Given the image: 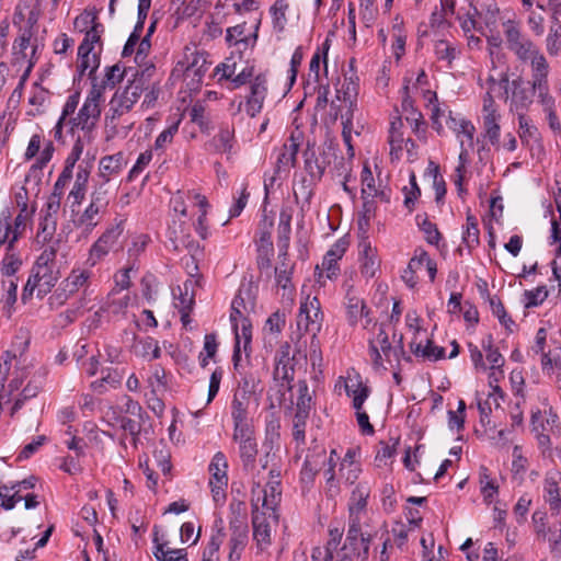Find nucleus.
<instances>
[{
    "instance_id": "obj_54",
    "label": "nucleus",
    "mask_w": 561,
    "mask_h": 561,
    "mask_svg": "<svg viewBox=\"0 0 561 561\" xmlns=\"http://www.w3.org/2000/svg\"><path fill=\"white\" fill-rule=\"evenodd\" d=\"M148 385L151 393H162L168 389L165 370L162 367H154L151 376L148 378Z\"/></svg>"
},
{
    "instance_id": "obj_46",
    "label": "nucleus",
    "mask_w": 561,
    "mask_h": 561,
    "mask_svg": "<svg viewBox=\"0 0 561 561\" xmlns=\"http://www.w3.org/2000/svg\"><path fill=\"white\" fill-rule=\"evenodd\" d=\"M85 144H88L87 139L84 137H81V135H78L70 153L66 158L65 167L62 169L64 172H68L69 174L73 175L75 165L79 161Z\"/></svg>"
},
{
    "instance_id": "obj_55",
    "label": "nucleus",
    "mask_w": 561,
    "mask_h": 561,
    "mask_svg": "<svg viewBox=\"0 0 561 561\" xmlns=\"http://www.w3.org/2000/svg\"><path fill=\"white\" fill-rule=\"evenodd\" d=\"M457 138L461 142L465 141V148L469 151V149L473 148V138L476 134V127L473 124L465 118H461V124L459 125L458 130H455Z\"/></svg>"
},
{
    "instance_id": "obj_50",
    "label": "nucleus",
    "mask_w": 561,
    "mask_h": 561,
    "mask_svg": "<svg viewBox=\"0 0 561 561\" xmlns=\"http://www.w3.org/2000/svg\"><path fill=\"white\" fill-rule=\"evenodd\" d=\"M274 379L280 381V387L290 391L293 389V380L295 377L294 365H276L273 373Z\"/></svg>"
},
{
    "instance_id": "obj_64",
    "label": "nucleus",
    "mask_w": 561,
    "mask_h": 561,
    "mask_svg": "<svg viewBox=\"0 0 561 561\" xmlns=\"http://www.w3.org/2000/svg\"><path fill=\"white\" fill-rule=\"evenodd\" d=\"M100 60L96 54H92L90 56L78 57L77 69L80 76H84L88 72V76L91 77L95 70L99 68Z\"/></svg>"
},
{
    "instance_id": "obj_19",
    "label": "nucleus",
    "mask_w": 561,
    "mask_h": 561,
    "mask_svg": "<svg viewBox=\"0 0 561 561\" xmlns=\"http://www.w3.org/2000/svg\"><path fill=\"white\" fill-rule=\"evenodd\" d=\"M93 164L89 160H82L77 168L75 184L69 193V198L73 199V204L80 205L87 192V186Z\"/></svg>"
},
{
    "instance_id": "obj_62",
    "label": "nucleus",
    "mask_w": 561,
    "mask_h": 561,
    "mask_svg": "<svg viewBox=\"0 0 561 561\" xmlns=\"http://www.w3.org/2000/svg\"><path fill=\"white\" fill-rule=\"evenodd\" d=\"M410 266L417 267V270L425 266L428 272L430 279L432 282L435 279L437 272L436 263L430 257V255L426 252H422L419 256L412 257L410 260Z\"/></svg>"
},
{
    "instance_id": "obj_63",
    "label": "nucleus",
    "mask_w": 561,
    "mask_h": 561,
    "mask_svg": "<svg viewBox=\"0 0 561 561\" xmlns=\"http://www.w3.org/2000/svg\"><path fill=\"white\" fill-rule=\"evenodd\" d=\"M490 306L494 316H496L500 322L508 330L513 331L512 327L514 321L507 316L502 301L497 297H490Z\"/></svg>"
},
{
    "instance_id": "obj_1",
    "label": "nucleus",
    "mask_w": 561,
    "mask_h": 561,
    "mask_svg": "<svg viewBox=\"0 0 561 561\" xmlns=\"http://www.w3.org/2000/svg\"><path fill=\"white\" fill-rule=\"evenodd\" d=\"M503 32L507 48L519 61L530 64V73L550 68L545 55L530 38L523 34L517 22L513 20L504 22Z\"/></svg>"
},
{
    "instance_id": "obj_21",
    "label": "nucleus",
    "mask_w": 561,
    "mask_h": 561,
    "mask_svg": "<svg viewBox=\"0 0 561 561\" xmlns=\"http://www.w3.org/2000/svg\"><path fill=\"white\" fill-rule=\"evenodd\" d=\"M266 514V512H254L252 518L253 539L255 540L256 546L261 551H264L272 542L271 526L267 523Z\"/></svg>"
},
{
    "instance_id": "obj_7",
    "label": "nucleus",
    "mask_w": 561,
    "mask_h": 561,
    "mask_svg": "<svg viewBox=\"0 0 561 561\" xmlns=\"http://www.w3.org/2000/svg\"><path fill=\"white\" fill-rule=\"evenodd\" d=\"M336 148L328 144L322 148L320 157H316L314 151H305V169L312 180H321L325 169L337 159Z\"/></svg>"
},
{
    "instance_id": "obj_34",
    "label": "nucleus",
    "mask_w": 561,
    "mask_h": 561,
    "mask_svg": "<svg viewBox=\"0 0 561 561\" xmlns=\"http://www.w3.org/2000/svg\"><path fill=\"white\" fill-rule=\"evenodd\" d=\"M288 8L289 4L286 0H276L274 4L270 8L273 28L277 33H283L285 30V26L287 24L286 13L288 11Z\"/></svg>"
},
{
    "instance_id": "obj_10",
    "label": "nucleus",
    "mask_w": 561,
    "mask_h": 561,
    "mask_svg": "<svg viewBox=\"0 0 561 561\" xmlns=\"http://www.w3.org/2000/svg\"><path fill=\"white\" fill-rule=\"evenodd\" d=\"M369 352L375 367H381L383 357L387 362L391 363L392 357L399 362V355L396 347L391 346L389 336L383 325L380 324L379 332L374 340L369 341Z\"/></svg>"
},
{
    "instance_id": "obj_11",
    "label": "nucleus",
    "mask_w": 561,
    "mask_h": 561,
    "mask_svg": "<svg viewBox=\"0 0 561 561\" xmlns=\"http://www.w3.org/2000/svg\"><path fill=\"white\" fill-rule=\"evenodd\" d=\"M26 220V204L23 205L22 210L14 218L13 225L11 222L10 214H3V217L0 219V244H4L8 242L9 249H11L15 241L19 239V237L25 230Z\"/></svg>"
},
{
    "instance_id": "obj_51",
    "label": "nucleus",
    "mask_w": 561,
    "mask_h": 561,
    "mask_svg": "<svg viewBox=\"0 0 561 561\" xmlns=\"http://www.w3.org/2000/svg\"><path fill=\"white\" fill-rule=\"evenodd\" d=\"M135 352L137 355H140L142 357H147L148 355L151 354L150 359L159 358L161 355L158 341H156L153 337H146L139 341L135 345Z\"/></svg>"
},
{
    "instance_id": "obj_15",
    "label": "nucleus",
    "mask_w": 561,
    "mask_h": 561,
    "mask_svg": "<svg viewBox=\"0 0 561 561\" xmlns=\"http://www.w3.org/2000/svg\"><path fill=\"white\" fill-rule=\"evenodd\" d=\"M267 93L266 79L259 75L251 82L250 94L245 101V112L251 117L256 116L263 107Z\"/></svg>"
},
{
    "instance_id": "obj_29",
    "label": "nucleus",
    "mask_w": 561,
    "mask_h": 561,
    "mask_svg": "<svg viewBox=\"0 0 561 561\" xmlns=\"http://www.w3.org/2000/svg\"><path fill=\"white\" fill-rule=\"evenodd\" d=\"M231 537L229 539V548L244 550L248 543V525L247 522L238 518L230 520Z\"/></svg>"
},
{
    "instance_id": "obj_37",
    "label": "nucleus",
    "mask_w": 561,
    "mask_h": 561,
    "mask_svg": "<svg viewBox=\"0 0 561 561\" xmlns=\"http://www.w3.org/2000/svg\"><path fill=\"white\" fill-rule=\"evenodd\" d=\"M239 456L242 467L245 471H253L257 456V443L253 439L248 443L239 444Z\"/></svg>"
},
{
    "instance_id": "obj_17",
    "label": "nucleus",
    "mask_w": 561,
    "mask_h": 561,
    "mask_svg": "<svg viewBox=\"0 0 561 561\" xmlns=\"http://www.w3.org/2000/svg\"><path fill=\"white\" fill-rule=\"evenodd\" d=\"M262 499L259 496L256 502L253 501V506L257 510V503L262 501L264 512L276 522V508L282 499L280 484H277L275 481H267L265 488L262 490Z\"/></svg>"
},
{
    "instance_id": "obj_22",
    "label": "nucleus",
    "mask_w": 561,
    "mask_h": 561,
    "mask_svg": "<svg viewBox=\"0 0 561 561\" xmlns=\"http://www.w3.org/2000/svg\"><path fill=\"white\" fill-rule=\"evenodd\" d=\"M127 164L123 152L101 158L99 164V176L103 182L108 183L113 175H117Z\"/></svg>"
},
{
    "instance_id": "obj_5",
    "label": "nucleus",
    "mask_w": 561,
    "mask_h": 561,
    "mask_svg": "<svg viewBox=\"0 0 561 561\" xmlns=\"http://www.w3.org/2000/svg\"><path fill=\"white\" fill-rule=\"evenodd\" d=\"M154 66L150 65L140 70H136L131 75V79H128L127 85L123 91H117L114 96L124 103L130 111L133 106L138 102L142 92L149 90L152 85L151 79L154 73Z\"/></svg>"
},
{
    "instance_id": "obj_18",
    "label": "nucleus",
    "mask_w": 561,
    "mask_h": 561,
    "mask_svg": "<svg viewBox=\"0 0 561 561\" xmlns=\"http://www.w3.org/2000/svg\"><path fill=\"white\" fill-rule=\"evenodd\" d=\"M129 112L130 110L122 103L118 96L113 95L110 102V108L104 117L107 138H114L119 134V119Z\"/></svg>"
},
{
    "instance_id": "obj_2",
    "label": "nucleus",
    "mask_w": 561,
    "mask_h": 561,
    "mask_svg": "<svg viewBox=\"0 0 561 561\" xmlns=\"http://www.w3.org/2000/svg\"><path fill=\"white\" fill-rule=\"evenodd\" d=\"M102 102V88H92L77 116L68 119L69 133L72 136H75L77 129H80L82 131L81 137H84L88 144L92 142L93 130L101 116Z\"/></svg>"
},
{
    "instance_id": "obj_26",
    "label": "nucleus",
    "mask_w": 561,
    "mask_h": 561,
    "mask_svg": "<svg viewBox=\"0 0 561 561\" xmlns=\"http://www.w3.org/2000/svg\"><path fill=\"white\" fill-rule=\"evenodd\" d=\"M234 144V126L221 124L218 134L213 138L211 145L215 150L222 153H231Z\"/></svg>"
},
{
    "instance_id": "obj_3",
    "label": "nucleus",
    "mask_w": 561,
    "mask_h": 561,
    "mask_svg": "<svg viewBox=\"0 0 561 561\" xmlns=\"http://www.w3.org/2000/svg\"><path fill=\"white\" fill-rule=\"evenodd\" d=\"M123 221L110 226L91 245L87 264L91 267L101 262L110 252H115L122 249L119 238L123 234Z\"/></svg>"
},
{
    "instance_id": "obj_31",
    "label": "nucleus",
    "mask_w": 561,
    "mask_h": 561,
    "mask_svg": "<svg viewBox=\"0 0 561 561\" xmlns=\"http://www.w3.org/2000/svg\"><path fill=\"white\" fill-rule=\"evenodd\" d=\"M251 313H253V312L252 311H243V310H233V309H231V312H230V321L232 324V329L234 332V339H236V344H234V350H233V355H232V360H233L236 368L238 367V363L241 358L239 325H240V323H242L243 320L251 321L249 319V316Z\"/></svg>"
},
{
    "instance_id": "obj_27",
    "label": "nucleus",
    "mask_w": 561,
    "mask_h": 561,
    "mask_svg": "<svg viewBox=\"0 0 561 561\" xmlns=\"http://www.w3.org/2000/svg\"><path fill=\"white\" fill-rule=\"evenodd\" d=\"M250 391L248 390V382L244 387L238 388L234 392L233 400L231 403V416L232 421L245 420L248 415Z\"/></svg>"
},
{
    "instance_id": "obj_58",
    "label": "nucleus",
    "mask_w": 561,
    "mask_h": 561,
    "mask_svg": "<svg viewBox=\"0 0 561 561\" xmlns=\"http://www.w3.org/2000/svg\"><path fill=\"white\" fill-rule=\"evenodd\" d=\"M319 180H312L311 178L302 179L298 186L294 190V196L296 201L298 202L299 198L304 201V203L309 204L311 201V197L313 196L314 185L316 182Z\"/></svg>"
},
{
    "instance_id": "obj_40",
    "label": "nucleus",
    "mask_w": 561,
    "mask_h": 561,
    "mask_svg": "<svg viewBox=\"0 0 561 561\" xmlns=\"http://www.w3.org/2000/svg\"><path fill=\"white\" fill-rule=\"evenodd\" d=\"M130 69L122 68L118 64L106 67L105 76L102 83L93 84L92 88H102V93L106 88H114L117 83H119L124 77L128 75Z\"/></svg>"
},
{
    "instance_id": "obj_28",
    "label": "nucleus",
    "mask_w": 561,
    "mask_h": 561,
    "mask_svg": "<svg viewBox=\"0 0 561 561\" xmlns=\"http://www.w3.org/2000/svg\"><path fill=\"white\" fill-rule=\"evenodd\" d=\"M227 468L228 463L224 453H216L208 468L211 474L209 483L228 484Z\"/></svg>"
},
{
    "instance_id": "obj_33",
    "label": "nucleus",
    "mask_w": 561,
    "mask_h": 561,
    "mask_svg": "<svg viewBox=\"0 0 561 561\" xmlns=\"http://www.w3.org/2000/svg\"><path fill=\"white\" fill-rule=\"evenodd\" d=\"M369 496V488L366 484L359 483L352 492L350 503V516L359 517L358 514L365 510L367 499Z\"/></svg>"
},
{
    "instance_id": "obj_39",
    "label": "nucleus",
    "mask_w": 561,
    "mask_h": 561,
    "mask_svg": "<svg viewBox=\"0 0 561 561\" xmlns=\"http://www.w3.org/2000/svg\"><path fill=\"white\" fill-rule=\"evenodd\" d=\"M519 138L524 144L539 142L540 135L531 121L524 114L518 113Z\"/></svg>"
},
{
    "instance_id": "obj_53",
    "label": "nucleus",
    "mask_w": 561,
    "mask_h": 561,
    "mask_svg": "<svg viewBox=\"0 0 561 561\" xmlns=\"http://www.w3.org/2000/svg\"><path fill=\"white\" fill-rule=\"evenodd\" d=\"M308 412L296 411L293 420V437L297 444H305V428L307 420L309 419Z\"/></svg>"
},
{
    "instance_id": "obj_56",
    "label": "nucleus",
    "mask_w": 561,
    "mask_h": 561,
    "mask_svg": "<svg viewBox=\"0 0 561 561\" xmlns=\"http://www.w3.org/2000/svg\"><path fill=\"white\" fill-rule=\"evenodd\" d=\"M402 121L401 118H397L396 121L391 122L390 130H389V144L391 147L390 154L393 156L394 151H400L402 149V142H403V134L401 133L402 127Z\"/></svg>"
},
{
    "instance_id": "obj_14",
    "label": "nucleus",
    "mask_w": 561,
    "mask_h": 561,
    "mask_svg": "<svg viewBox=\"0 0 561 561\" xmlns=\"http://www.w3.org/2000/svg\"><path fill=\"white\" fill-rule=\"evenodd\" d=\"M363 536L359 517L350 516L346 540L344 546L336 551V561H353V554L358 549V541Z\"/></svg>"
},
{
    "instance_id": "obj_49",
    "label": "nucleus",
    "mask_w": 561,
    "mask_h": 561,
    "mask_svg": "<svg viewBox=\"0 0 561 561\" xmlns=\"http://www.w3.org/2000/svg\"><path fill=\"white\" fill-rule=\"evenodd\" d=\"M225 535L221 530L211 536L209 542L205 547L202 553V561H220L219 549L224 541Z\"/></svg>"
},
{
    "instance_id": "obj_48",
    "label": "nucleus",
    "mask_w": 561,
    "mask_h": 561,
    "mask_svg": "<svg viewBox=\"0 0 561 561\" xmlns=\"http://www.w3.org/2000/svg\"><path fill=\"white\" fill-rule=\"evenodd\" d=\"M232 439L238 443V445L255 439L254 431L248 423L247 419L233 421Z\"/></svg>"
},
{
    "instance_id": "obj_60",
    "label": "nucleus",
    "mask_w": 561,
    "mask_h": 561,
    "mask_svg": "<svg viewBox=\"0 0 561 561\" xmlns=\"http://www.w3.org/2000/svg\"><path fill=\"white\" fill-rule=\"evenodd\" d=\"M218 348L215 334H206L204 340V351L199 354V364L202 367L208 365V359L213 358Z\"/></svg>"
},
{
    "instance_id": "obj_57",
    "label": "nucleus",
    "mask_w": 561,
    "mask_h": 561,
    "mask_svg": "<svg viewBox=\"0 0 561 561\" xmlns=\"http://www.w3.org/2000/svg\"><path fill=\"white\" fill-rule=\"evenodd\" d=\"M108 193L107 183L102 181L100 184L94 186V190L91 193L90 203L106 211L110 203Z\"/></svg>"
},
{
    "instance_id": "obj_61",
    "label": "nucleus",
    "mask_w": 561,
    "mask_h": 561,
    "mask_svg": "<svg viewBox=\"0 0 561 561\" xmlns=\"http://www.w3.org/2000/svg\"><path fill=\"white\" fill-rule=\"evenodd\" d=\"M392 36H393V44H392L393 54L397 59H400L401 56L405 51V41H407V35H405L401 24L396 23L392 26Z\"/></svg>"
},
{
    "instance_id": "obj_4",
    "label": "nucleus",
    "mask_w": 561,
    "mask_h": 561,
    "mask_svg": "<svg viewBox=\"0 0 561 561\" xmlns=\"http://www.w3.org/2000/svg\"><path fill=\"white\" fill-rule=\"evenodd\" d=\"M56 282L57 276L55 275L50 265L46 263L35 264L23 288L21 297L22 301L25 302L28 298H31L35 290L37 296L43 298L51 290Z\"/></svg>"
},
{
    "instance_id": "obj_59",
    "label": "nucleus",
    "mask_w": 561,
    "mask_h": 561,
    "mask_svg": "<svg viewBox=\"0 0 561 561\" xmlns=\"http://www.w3.org/2000/svg\"><path fill=\"white\" fill-rule=\"evenodd\" d=\"M311 396L306 380L298 381V397L296 402V411L308 412L311 410Z\"/></svg>"
},
{
    "instance_id": "obj_44",
    "label": "nucleus",
    "mask_w": 561,
    "mask_h": 561,
    "mask_svg": "<svg viewBox=\"0 0 561 561\" xmlns=\"http://www.w3.org/2000/svg\"><path fill=\"white\" fill-rule=\"evenodd\" d=\"M255 297L251 294L250 288H240L231 302V309L243 311H255Z\"/></svg>"
},
{
    "instance_id": "obj_9",
    "label": "nucleus",
    "mask_w": 561,
    "mask_h": 561,
    "mask_svg": "<svg viewBox=\"0 0 561 561\" xmlns=\"http://www.w3.org/2000/svg\"><path fill=\"white\" fill-rule=\"evenodd\" d=\"M500 88L504 90L506 100L508 99V91L512 90L511 107L517 112L528 108L533 103V92L523 85L520 79H515L511 82L507 73H502L500 77Z\"/></svg>"
},
{
    "instance_id": "obj_30",
    "label": "nucleus",
    "mask_w": 561,
    "mask_h": 561,
    "mask_svg": "<svg viewBox=\"0 0 561 561\" xmlns=\"http://www.w3.org/2000/svg\"><path fill=\"white\" fill-rule=\"evenodd\" d=\"M259 26H260V21L256 23L254 33L251 36L244 35L245 23L229 27V28H227L226 41L228 42L229 45H232V44L249 45V43L252 42V46H253L257 39Z\"/></svg>"
},
{
    "instance_id": "obj_52",
    "label": "nucleus",
    "mask_w": 561,
    "mask_h": 561,
    "mask_svg": "<svg viewBox=\"0 0 561 561\" xmlns=\"http://www.w3.org/2000/svg\"><path fill=\"white\" fill-rule=\"evenodd\" d=\"M546 502L549 504L550 510L559 513L561 508V494L557 482L547 480L545 484Z\"/></svg>"
},
{
    "instance_id": "obj_47",
    "label": "nucleus",
    "mask_w": 561,
    "mask_h": 561,
    "mask_svg": "<svg viewBox=\"0 0 561 561\" xmlns=\"http://www.w3.org/2000/svg\"><path fill=\"white\" fill-rule=\"evenodd\" d=\"M339 259L332 256L330 253H325L321 266L317 265L316 267V274L318 275V280L321 282V278L323 276V273L325 272V277L328 279H333L339 274V265H337Z\"/></svg>"
},
{
    "instance_id": "obj_16",
    "label": "nucleus",
    "mask_w": 561,
    "mask_h": 561,
    "mask_svg": "<svg viewBox=\"0 0 561 561\" xmlns=\"http://www.w3.org/2000/svg\"><path fill=\"white\" fill-rule=\"evenodd\" d=\"M358 253L360 260V272L366 277L375 276L379 268L380 261L378 259L376 248L371 247L367 237L362 238L358 243Z\"/></svg>"
},
{
    "instance_id": "obj_43",
    "label": "nucleus",
    "mask_w": 561,
    "mask_h": 561,
    "mask_svg": "<svg viewBox=\"0 0 561 561\" xmlns=\"http://www.w3.org/2000/svg\"><path fill=\"white\" fill-rule=\"evenodd\" d=\"M476 15L483 19L486 25L494 24L499 8L494 0H474Z\"/></svg>"
},
{
    "instance_id": "obj_25",
    "label": "nucleus",
    "mask_w": 561,
    "mask_h": 561,
    "mask_svg": "<svg viewBox=\"0 0 561 561\" xmlns=\"http://www.w3.org/2000/svg\"><path fill=\"white\" fill-rule=\"evenodd\" d=\"M37 49L36 39H33L32 31L24 30L15 39L13 45L14 55L21 56L22 59L34 58Z\"/></svg>"
},
{
    "instance_id": "obj_13",
    "label": "nucleus",
    "mask_w": 561,
    "mask_h": 561,
    "mask_svg": "<svg viewBox=\"0 0 561 561\" xmlns=\"http://www.w3.org/2000/svg\"><path fill=\"white\" fill-rule=\"evenodd\" d=\"M549 69L530 73V87L533 95L537 96L538 103L542 106L543 112L550 111V108L556 107V100L550 93L548 75Z\"/></svg>"
},
{
    "instance_id": "obj_12",
    "label": "nucleus",
    "mask_w": 561,
    "mask_h": 561,
    "mask_svg": "<svg viewBox=\"0 0 561 561\" xmlns=\"http://www.w3.org/2000/svg\"><path fill=\"white\" fill-rule=\"evenodd\" d=\"M346 286V294H345V309H346V316L348 324L352 327H355L359 320L365 318V325L364 328H367L368 324L371 322V319H369V309L367 308L365 301L363 298L359 297L357 291L354 289L353 285H345Z\"/></svg>"
},
{
    "instance_id": "obj_24",
    "label": "nucleus",
    "mask_w": 561,
    "mask_h": 561,
    "mask_svg": "<svg viewBox=\"0 0 561 561\" xmlns=\"http://www.w3.org/2000/svg\"><path fill=\"white\" fill-rule=\"evenodd\" d=\"M104 213V209L90 203L75 220V226L79 229H82L85 234H90L99 225L100 216Z\"/></svg>"
},
{
    "instance_id": "obj_42",
    "label": "nucleus",
    "mask_w": 561,
    "mask_h": 561,
    "mask_svg": "<svg viewBox=\"0 0 561 561\" xmlns=\"http://www.w3.org/2000/svg\"><path fill=\"white\" fill-rule=\"evenodd\" d=\"M188 198L194 199L196 202V205L201 208V215L197 218L196 222V231L201 236V238L206 239L207 238V226L205 225L206 221V215H207V207L208 202L207 198L196 192H188Z\"/></svg>"
},
{
    "instance_id": "obj_6",
    "label": "nucleus",
    "mask_w": 561,
    "mask_h": 561,
    "mask_svg": "<svg viewBox=\"0 0 561 561\" xmlns=\"http://www.w3.org/2000/svg\"><path fill=\"white\" fill-rule=\"evenodd\" d=\"M500 118L497 106L493 100L492 94L486 92L483 98L482 106V123H483V137L493 146L495 149H500Z\"/></svg>"
},
{
    "instance_id": "obj_32",
    "label": "nucleus",
    "mask_w": 561,
    "mask_h": 561,
    "mask_svg": "<svg viewBox=\"0 0 561 561\" xmlns=\"http://www.w3.org/2000/svg\"><path fill=\"white\" fill-rule=\"evenodd\" d=\"M178 290L179 297H176L175 291H173L175 299L174 307L181 313V320L183 321V323H187L190 321V312L192 311L194 305V296L193 294H188L187 283L184 284V291L180 286L178 287Z\"/></svg>"
},
{
    "instance_id": "obj_8",
    "label": "nucleus",
    "mask_w": 561,
    "mask_h": 561,
    "mask_svg": "<svg viewBox=\"0 0 561 561\" xmlns=\"http://www.w3.org/2000/svg\"><path fill=\"white\" fill-rule=\"evenodd\" d=\"M322 320L323 313L321 311L320 301L317 297L311 299L308 298L300 305L297 318V325L299 329H304L306 332H311L312 335L317 336V333L321 329Z\"/></svg>"
},
{
    "instance_id": "obj_23",
    "label": "nucleus",
    "mask_w": 561,
    "mask_h": 561,
    "mask_svg": "<svg viewBox=\"0 0 561 561\" xmlns=\"http://www.w3.org/2000/svg\"><path fill=\"white\" fill-rule=\"evenodd\" d=\"M92 273L87 270L76 268L67 276L61 283L62 290L66 293V298L75 295L80 289H87L90 284Z\"/></svg>"
},
{
    "instance_id": "obj_41",
    "label": "nucleus",
    "mask_w": 561,
    "mask_h": 561,
    "mask_svg": "<svg viewBox=\"0 0 561 561\" xmlns=\"http://www.w3.org/2000/svg\"><path fill=\"white\" fill-rule=\"evenodd\" d=\"M291 215L285 211L280 213L278 224V244L280 247L279 256L285 257L287 255V249L289 243V236L291 231Z\"/></svg>"
},
{
    "instance_id": "obj_35",
    "label": "nucleus",
    "mask_w": 561,
    "mask_h": 561,
    "mask_svg": "<svg viewBox=\"0 0 561 561\" xmlns=\"http://www.w3.org/2000/svg\"><path fill=\"white\" fill-rule=\"evenodd\" d=\"M546 50L549 56L554 57L561 53V22L551 21L548 35L546 37Z\"/></svg>"
},
{
    "instance_id": "obj_38",
    "label": "nucleus",
    "mask_w": 561,
    "mask_h": 561,
    "mask_svg": "<svg viewBox=\"0 0 561 561\" xmlns=\"http://www.w3.org/2000/svg\"><path fill=\"white\" fill-rule=\"evenodd\" d=\"M129 302V297L127 295L122 297H116L115 294H111L107 297L105 304L100 308V311L96 314L107 313L108 316H118L125 312Z\"/></svg>"
},
{
    "instance_id": "obj_45",
    "label": "nucleus",
    "mask_w": 561,
    "mask_h": 561,
    "mask_svg": "<svg viewBox=\"0 0 561 561\" xmlns=\"http://www.w3.org/2000/svg\"><path fill=\"white\" fill-rule=\"evenodd\" d=\"M345 390L348 397L353 399V408L355 410L363 409L365 400L369 396V388L362 382L346 385Z\"/></svg>"
},
{
    "instance_id": "obj_20",
    "label": "nucleus",
    "mask_w": 561,
    "mask_h": 561,
    "mask_svg": "<svg viewBox=\"0 0 561 561\" xmlns=\"http://www.w3.org/2000/svg\"><path fill=\"white\" fill-rule=\"evenodd\" d=\"M75 24L77 27H88L90 25V28L87 30L83 39L87 43L91 44L93 47L94 44L101 41V35L104 32V26L102 23L99 22L96 12L84 11L76 19Z\"/></svg>"
},
{
    "instance_id": "obj_36",
    "label": "nucleus",
    "mask_w": 561,
    "mask_h": 561,
    "mask_svg": "<svg viewBox=\"0 0 561 561\" xmlns=\"http://www.w3.org/2000/svg\"><path fill=\"white\" fill-rule=\"evenodd\" d=\"M435 55L438 60L446 61L448 67L460 55V48L446 39H440L435 43Z\"/></svg>"
}]
</instances>
